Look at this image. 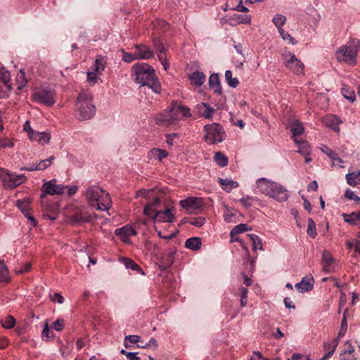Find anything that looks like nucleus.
<instances>
[{
    "mask_svg": "<svg viewBox=\"0 0 360 360\" xmlns=\"http://www.w3.org/2000/svg\"><path fill=\"white\" fill-rule=\"evenodd\" d=\"M225 79L229 86L232 88H236L239 84L238 79L236 77H233L231 70H226L225 72Z\"/></svg>",
    "mask_w": 360,
    "mask_h": 360,
    "instance_id": "c03bdc74",
    "label": "nucleus"
},
{
    "mask_svg": "<svg viewBox=\"0 0 360 360\" xmlns=\"http://www.w3.org/2000/svg\"><path fill=\"white\" fill-rule=\"evenodd\" d=\"M338 343V338H335L331 342H325L323 344V350L325 351V353L330 352L332 356L334 354Z\"/></svg>",
    "mask_w": 360,
    "mask_h": 360,
    "instance_id": "c9c22d12",
    "label": "nucleus"
},
{
    "mask_svg": "<svg viewBox=\"0 0 360 360\" xmlns=\"http://www.w3.org/2000/svg\"><path fill=\"white\" fill-rule=\"evenodd\" d=\"M323 122L327 127L331 128L335 131L339 132L340 120L337 116L333 115H327L323 118Z\"/></svg>",
    "mask_w": 360,
    "mask_h": 360,
    "instance_id": "5701e85b",
    "label": "nucleus"
},
{
    "mask_svg": "<svg viewBox=\"0 0 360 360\" xmlns=\"http://www.w3.org/2000/svg\"><path fill=\"white\" fill-rule=\"evenodd\" d=\"M307 233L312 238H314L317 235L316 224L311 218L308 219Z\"/></svg>",
    "mask_w": 360,
    "mask_h": 360,
    "instance_id": "09e8293b",
    "label": "nucleus"
},
{
    "mask_svg": "<svg viewBox=\"0 0 360 360\" xmlns=\"http://www.w3.org/2000/svg\"><path fill=\"white\" fill-rule=\"evenodd\" d=\"M160 200L158 198H155L153 202L147 204L144 207L143 213L145 215H147L151 217L153 219V216L158 210L155 207V205L159 202Z\"/></svg>",
    "mask_w": 360,
    "mask_h": 360,
    "instance_id": "7c9ffc66",
    "label": "nucleus"
},
{
    "mask_svg": "<svg viewBox=\"0 0 360 360\" xmlns=\"http://www.w3.org/2000/svg\"><path fill=\"white\" fill-rule=\"evenodd\" d=\"M180 205L188 214H198L201 212L203 203L201 198L191 197L181 200Z\"/></svg>",
    "mask_w": 360,
    "mask_h": 360,
    "instance_id": "6e6552de",
    "label": "nucleus"
},
{
    "mask_svg": "<svg viewBox=\"0 0 360 360\" xmlns=\"http://www.w3.org/2000/svg\"><path fill=\"white\" fill-rule=\"evenodd\" d=\"M298 146L297 153L303 155H311V147L308 142L299 140L298 143H295Z\"/></svg>",
    "mask_w": 360,
    "mask_h": 360,
    "instance_id": "72a5a7b5",
    "label": "nucleus"
},
{
    "mask_svg": "<svg viewBox=\"0 0 360 360\" xmlns=\"http://www.w3.org/2000/svg\"><path fill=\"white\" fill-rule=\"evenodd\" d=\"M191 84L196 86H201L205 82L206 75L200 71H195L188 75Z\"/></svg>",
    "mask_w": 360,
    "mask_h": 360,
    "instance_id": "412c9836",
    "label": "nucleus"
},
{
    "mask_svg": "<svg viewBox=\"0 0 360 360\" xmlns=\"http://www.w3.org/2000/svg\"><path fill=\"white\" fill-rule=\"evenodd\" d=\"M53 328L56 331H60L64 328V321L62 319H58L53 323Z\"/></svg>",
    "mask_w": 360,
    "mask_h": 360,
    "instance_id": "e2e57ef3",
    "label": "nucleus"
},
{
    "mask_svg": "<svg viewBox=\"0 0 360 360\" xmlns=\"http://www.w3.org/2000/svg\"><path fill=\"white\" fill-rule=\"evenodd\" d=\"M92 220L91 216L89 214H84L82 213H77L73 216V221L77 224H83L91 222Z\"/></svg>",
    "mask_w": 360,
    "mask_h": 360,
    "instance_id": "a19ab883",
    "label": "nucleus"
},
{
    "mask_svg": "<svg viewBox=\"0 0 360 360\" xmlns=\"http://www.w3.org/2000/svg\"><path fill=\"white\" fill-rule=\"evenodd\" d=\"M343 96L350 102H354L356 99L355 94L353 90H350L349 88L343 84L341 89Z\"/></svg>",
    "mask_w": 360,
    "mask_h": 360,
    "instance_id": "37998d69",
    "label": "nucleus"
},
{
    "mask_svg": "<svg viewBox=\"0 0 360 360\" xmlns=\"http://www.w3.org/2000/svg\"><path fill=\"white\" fill-rule=\"evenodd\" d=\"M205 221H206V219L205 217H198L191 219L189 221V223L196 227H201L202 225L205 224Z\"/></svg>",
    "mask_w": 360,
    "mask_h": 360,
    "instance_id": "6e6d98bb",
    "label": "nucleus"
},
{
    "mask_svg": "<svg viewBox=\"0 0 360 360\" xmlns=\"http://www.w3.org/2000/svg\"><path fill=\"white\" fill-rule=\"evenodd\" d=\"M84 195L89 204L98 210L107 211L112 206L109 193L98 186L88 187Z\"/></svg>",
    "mask_w": 360,
    "mask_h": 360,
    "instance_id": "f03ea898",
    "label": "nucleus"
},
{
    "mask_svg": "<svg viewBox=\"0 0 360 360\" xmlns=\"http://www.w3.org/2000/svg\"><path fill=\"white\" fill-rule=\"evenodd\" d=\"M122 60L126 63H131L135 60H138L135 52L134 53H130L122 51Z\"/></svg>",
    "mask_w": 360,
    "mask_h": 360,
    "instance_id": "4d7b16f0",
    "label": "nucleus"
},
{
    "mask_svg": "<svg viewBox=\"0 0 360 360\" xmlns=\"http://www.w3.org/2000/svg\"><path fill=\"white\" fill-rule=\"evenodd\" d=\"M346 198L354 200L356 203H360V198L357 196L351 189H347L345 193Z\"/></svg>",
    "mask_w": 360,
    "mask_h": 360,
    "instance_id": "864d4df0",
    "label": "nucleus"
},
{
    "mask_svg": "<svg viewBox=\"0 0 360 360\" xmlns=\"http://www.w3.org/2000/svg\"><path fill=\"white\" fill-rule=\"evenodd\" d=\"M155 123L162 127H171L176 125V119L172 117L168 110L158 113L155 116Z\"/></svg>",
    "mask_w": 360,
    "mask_h": 360,
    "instance_id": "ddd939ff",
    "label": "nucleus"
},
{
    "mask_svg": "<svg viewBox=\"0 0 360 360\" xmlns=\"http://www.w3.org/2000/svg\"><path fill=\"white\" fill-rule=\"evenodd\" d=\"M257 186L262 193L271 197L272 188H276V182L265 178H261L257 181Z\"/></svg>",
    "mask_w": 360,
    "mask_h": 360,
    "instance_id": "2eb2a0df",
    "label": "nucleus"
},
{
    "mask_svg": "<svg viewBox=\"0 0 360 360\" xmlns=\"http://www.w3.org/2000/svg\"><path fill=\"white\" fill-rule=\"evenodd\" d=\"M168 110L172 117L176 119V124L182 118L191 117L190 108L178 101H173Z\"/></svg>",
    "mask_w": 360,
    "mask_h": 360,
    "instance_id": "0eeeda50",
    "label": "nucleus"
},
{
    "mask_svg": "<svg viewBox=\"0 0 360 360\" xmlns=\"http://www.w3.org/2000/svg\"><path fill=\"white\" fill-rule=\"evenodd\" d=\"M97 73L96 72H87V80L88 82H89L90 83L94 84L95 83L97 82L98 81V77H97Z\"/></svg>",
    "mask_w": 360,
    "mask_h": 360,
    "instance_id": "0e129e2a",
    "label": "nucleus"
},
{
    "mask_svg": "<svg viewBox=\"0 0 360 360\" xmlns=\"http://www.w3.org/2000/svg\"><path fill=\"white\" fill-rule=\"evenodd\" d=\"M286 20V17L281 14H276L272 18V22L278 28V31H279L280 29H283L282 27L285 24Z\"/></svg>",
    "mask_w": 360,
    "mask_h": 360,
    "instance_id": "ea45409f",
    "label": "nucleus"
},
{
    "mask_svg": "<svg viewBox=\"0 0 360 360\" xmlns=\"http://www.w3.org/2000/svg\"><path fill=\"white\" fill-rule=\"evenodd\" d=\"M64 189L65 186L62 184H57L56 179H53L42 185L41 197L44 198L46 195H61L64 193Z\"/></svg>",
    "mask_w": 360,
    "mask_h": 360,
    "instance_id": "9d476101",
    "label": "nucleus"
},
{
    "mask_svg": "<svg viewBox=\"0 0 360 360\" xmlns=\"http://www.w3.org/2000/svg\"><path fill=\"white\" fill-rule=\"evenodd\" d=\"M252 243V249L254 251L262 250V243L261 239L255 234L251 233L247 236Z\"/></svg>",
    "mask_w": 360,
    "mask_h": 360,
    "instance_id": "58836bf2",
    "label": "nucleus"
},
{
    "mask_svg": "<svg viewBox=\"0 0 360 360\" xmlns=\"http://www.w3.org/2000/svg\"><path fill=\"white\" fill-rule=\"evenodd\" d=\"M16 81H17V84H18V89L20 90L22 89L23 87H25V85L27 84V80L25 77V72L23 69H21L19 71V72L16 77Z\"/></svg>",
    "mask_w": 360,
    "mask_h": 360,
    "instance_id": "a18cd8bd",
    "label": "nucleus"
},
{
    "mask_svg": "<svg viewBox=\"0 0 360 360\" xmlns=\"http://www.w3.org/2000/svg\"><path fill=\"white\" fill-rule=\"evenodd\" d=\"M205 132V141L209 144H216L224 139L225 133L222 127L217 123H212L204 126Z\"/></svg>",
    "mask_w": 360,
    "mask_h": 360,
    "instance_id": "39448f33",
    "label": "nucleus"
},
{
    "mask_svg": "<svg viewBox=\"0 0 360 360\" xmlns=\"http://www.w3.org/2000/svg\"><path fill=\"white\" fill-rule=\"evenodd\" d=\"M153 220L155 223H170L175 220V217L171 209L166 208L164 210H158L153 216Z\"/></svg>",
    "mask_w": 360,
    "mask_h": 360,
    "instance_id": "4468645a",
    "label": "nucleus"
},
{
    "mask_svg": "<svg viewBox=\"0 0 360 360\" xmlns=\"http://www.w3.org/2000/svg\"><path fill=\"white\" fill-rule=\"evenodd\" d=\"M55 159L54 156H51L48 159L41 160L38 164L39 170H44L48 168L52 164L53 160Z\"/></svg>",
    "mask_w": 360,
    "mask_h": 360,
    "instance_id": "3c124183",
    "label": "nucleus"
},
{
    "mask_svg": "<svg viewBox=\"0 0 360 360\" xmlns=\"http://www.w3.org/2000/svg\"><path fill=\"white\" fill-rule=\"evenodd\" d=\"M201 240L200 238L194 237L186 240L185 246L192 250H198L201 246Z\"/></svg>",
    "mask_w": 360,
    "mask_h": 360,
    "instance_id": "473e14b6",
    "label": "nucleus"
},
{
    "mask_svg": "<svg viewBox=\"0 0 360 360\" xmlns=\"http://www.w3.org/2000/svg\"><path fill=\"white\" fill-rule=\"evenodd\" d=\"M313 278H302V281L295 285L296 289L300 292H309L313 288Z\"/></svg>",
    "mask_w": 360,
    "mask_h": 360,
    "instance_id": "b1692460",
    "label": "nucleus"
},
{
    "mask_svg": "<svg viewBox=\"0 0 360 360\" xmlns=\"http://www.w3.org/2000/svg\"><path fill=\"white\" fill-rule=\"evenodd\" d=\"M9 281L8 270L4 262L0 260V282H8Z\"/></svg>",
    "mask_w": 360,
    "mask_h": 360,
    "instance_id": "79ce46f5",
    "label": "nucleus"
},
{
    "mask_svg": "<svg viewBox=\"0 0 360 360\" xmlns=\"http://www.w3.org/2000/svg\"><path fill=\"white\" fill-rule=\"evenodd\" d=\"M252 198L248 196V195H246V196H244L240 200V202H241V204L246 208H249L250 207L252 204Z\"/></svg>",
    "mask_w": 360,
    "mask_h": 360,
    "instance_id": "052dcab7",
    "label": "nucleus"
},
{
    "mask_svg": "<svg viewBox=\"0 0 360 360\" xmlns=\"http://www.w3.org/2000/svg\"><path fill=\"white\" fill-rule=\"evenodd\" d=\"M320 149L322 152H323L326 155H328L330 160H332L333 158L337 154L334 151H333L329 147L323 145L321 147H320Z\"/></svg>",
    "mask_w": 360,
    "mask_h": 360,
    "instance_id": "13d9d810",
    "label": "nucleus"
},
{
    "mask_svg": "<svg viewBox=\"0 0 360 360\" xmlns=\"http://www.w3.org/2000/svg\"><path fill=\"white\" fill-rule=\"evenodd\" d=\"M168 156V152L163 149L160 148H152L148 154V158L153 161L157 160L158 162L162 161L163 159Z\"/></svg>",
    "mask_w": 360,
    "mask_h": 360,
    "instance_id": "4be33fe9",
    "label": "nucleus"
},
{
    "mask_svg": "<svg viewBox=\"0 0 360 360\" xmlns=\"http://www.w3.org/2000/svg\"><path fill=\"white\" fill-rule=\"evenodd\" d=\"M134 82L141 86H148L155 94H160L162 87L155 69L148 63H136L131 70Z\"/></svg>",
    "mask_w": 360,
    "mask_h": 360,
    "instance_id": "f257e3e1",
    "label": "nucleus"
},
{
    "mask_svg": "<svg viewBox=\"0 0 360 360\" xmlns=\"http://www.w3.org/2000/svg\"><path fill=\"white\" fill-rule=\"evenodd\" d=\"M347 183L351 186H356L360 184V170L348 173L345 176Z\"/></svg>",
    "mask_w": 360,
    "mask_h": 360,
    "instance_id": "bb28decb",
    "label": "nucleus"
},
{
    "mask_svg": "<svg viewBox=\"0 0 360 360\" xmlns=\"http://www.w3.org/2000/svg\"><path fill=\"white\" fill-rule=\"evenodd\" d=\"M15 323V320L13 316H8L5 319L4 321H2V326L5 328H12L14 327Z\"/></svg>",
    "mask_w": 360,
    "mask_h": 360,
    "instance_id": "603ef678",
    "label": "nucleus"
},
{
    "mask_svg": "<svg viewBox=\"0 0 360 360\" xmlns=\"http://www.w3.org/2000/svg\"><path fill=\"white\" fill-rule=\"evenodd\" d=\"M31 269V264L30 262L25 263L19 269H16L15 271L18 274H24L29 271Z\"/></svg>",
    "mask_w": 360,
    "mask_h": 360,
    "instance_id": "680f3d73",
    "label": "nucleus"
},
{
    "mask_svg": "<svg viewBox=\"0 0 360 360\" xmlns=\"http://www.w3.org/2000/svg\"><path fill=\"white\" fill-rule=\"evenodd\" d=\"M219 183L222 186L223 189L228 193L231 192L232 189L238 186V182L228 179H220Z\"/></svg>",
    "mask_w": 360,
    "mask_h": 360,
    "instance_id": "2f4dec72",
    "label": "nucleus"
},
{
    "mask_svg": "<svg viewBox=\"0 0 360 360\" xmlns=\"http://www.w3.org/2000/svg\"><path fill=\"white\" fill-rule=\"evenodd\" d=\"M209 86L214 90V92L217 94H221L222 92L221 86L217 73H212L209 78Z\"/></svg>",
    "mask_w": 360,
    "mask_h": 360,
    "instance_id": "a878e982",
    "label": "nucleus"
},
{
    "mask_svg": "<svg viewBox=\"0 0 360 360\" xmlns=\"http://www.w3.org/2000/svg\"><path fill=\"white\" fill-rule=\"evenodd\" d=\"M214 161L220 167H225L228 165L227 157L221 152H216L214 156Z\"/></svg>",
    "mask_w": 360,
    "mask_h": 360,
    "instance_id": "4c0bfd02",
    "label": "nucleus"
},
{
    "mask_svg": "<svg viewBox=\"0 0 360 360\" xmlns=\"http://www.w3.org/2000/svg\"><path fill=\"white\" fill-rule=\"evenodd\" d=\"M304 131V127L301 122L296 120L292 123L290 131L292 132V138L295 143H298L299 139L297 136L301 135Z\"/></svg>",
    "mask_w": 360,
    "mask_h": 360,
    "instance_id": "393cba45",
    "label": "nucleus"
},
{
    "mask_svg": "<svg viewBox=\"0 0 360 360\" xmlns=\"http://www.w3.org/2000/svg\"><path fill=\"white\" fill-rule=\"evenodd\" d=\"M78 119L86 120L91 119L96 112V107L92 103L91 94L88 90L82 91L76 101Z\"/></svg>",
    "mask_w": 360,
    "mask_h": 360,
    "instance_id": "20e7f679",
    "label": "nucleus"
},
{
    "mask_svg": "<svg viewBox=\"0 0 360 360\" xmlns=\"http://www.w3.org/2000/svg\"><path fill=\"white\" fill-rule=\"evenodd\" d=\"M250 229L245 224H240L236 226L230 232V236L233 238L234 236L243 233L248 231Z\"/></svg>",
    "mask_w": 360,
    "mask_h": 360,
    "instance_id": "de8ad7c7",
    "label": "nucleus"
},
{
    "mask_svg": "<svg viewBox=\"0 0 360 360\" xmlns=\"http://www.w3.org/2000/svg\"><path fill=\"white\" fill-rule=\"evenodd\" d=\"M50 298L53 302H57L58 304H62L64 302L63 297L58 292H53V294H51Z\"/></svg>",
    "mask_w": 360,
    "mask_h": 360,
    "instance_id": "bf43d9fd",
    "label": "nucleus"
},
{
    "mask_svg": "<svg viewBox=\"0 0 360 360\" xmlns=\"http://www.w3.org/2000/svg\"><path fill=\"white\" fill-rule=\"evenodd\" d=\"M335 259L330 252L324 250L322 253L321 263L323 270L326 273H330L334 269Z\"/></svg>",
    "mask_w": 360,
    "mask_h": 360,
    "instance_id": "aec40b11",
    "label": "nucleus"
},
{
    "mask_svg": "<svg viewBox=\"0 0 360 360\" xmlns=\"http://www.w3.org/2000/svg\"><path fill=\"white\" fill-rule=\"evenodd\" d=\"M195 109L197 113L202 117L211 120L215 110L206 103H200L195 105Z\"/></svg>",
    "mask_w": 360,
    "mask_h": 360,
    "instance_id": "a211bd4d",
    "label": "nucleus"
},
{
    "mask_svg": "<svg viewBox=\"0 0 360 360\" xmlns=\"http://www.w3.org/2000/svg\"><path fill=\"white\" fill-rule=\"evenodd\" d=\"M138 60H147L153 58L154 53L150 48L144 44L134 46Z\"/></svg>",
    "mask_w": 360,
    "mask_h": 360,
    "instance_id": "dca6fc26",
    "label": "nucleus"
},
{
    "mask_svg": "<svg viewBox=\"0 0 360 360\" xmlns=\"http://www.w3.org/2000/svg\"><path fill=\"white\" fill-rule=\"evenodd\" d=\"M346 311H345V313H344V316H343V318H342V321H341L340 328V330L338 331V336L336 338H338L339 341L345 335V333H346V331L347 330V322L346 317H345Z\"/></svg>",
    "mask_w": 360,
    "mask_h": 360,
    "instance_id": "8fccbe9b",
    "label": "nucleus"
},
{
    "mask_svg": "<svg viewBox=\"0 0 360 360\" xmlns=\"http://www.w3.org/2000/svg\"><path fill=\"white\" fill-rule=\"evenodd\" d=\"M0 178L4 186L11 189L27 181V177L24 174H15L3 169H0Z\"/></svg>",
    "mask_w": 360,
    "mask_h": 360,
    "instance_id": "423d86ee",
    "label": "nucleus"
},
{
    "mask_svg": "<svg viewBox=\"0 0 360 360\" xmlns=\"http://www.w3.org/2000/svg\"><path fill=\"white\" fill-rule=\"evenodd\" d=\"M136 233H137L134 228L130 224H127L115 230V235L125 243H130V238L136 236Z\"/></svg>",
    "mask_w": 360,
    "mask_h": 360,
    "instance_id": "9b49d317",
    "label": "nucleus"
},
{
    "mask_svg": "<svg viewBox=\"0 0 360 360\" xmlns=\"http://www.w3.org/2000/svg\"><path fill=\"white\" fill-rule=\"evenodd\" d=\"M232 20H234L237 24H250L251 16L250 15L233 14Z\"/></svg>",
    "mask_w": 360,
    "mask_h": 360,
    "instance_id": "e433bc0d",
    "label": "nucleus"
},
{
    "mask_svg": "<svg viewBox=\"0 0 360 360\" xmlns=\"http://www.w3.org/2000/svg\"><path fill=\"white\" fill-rule=\"evenodd\" d=\"M32 100L47 106H51L56 103L55 93L53 91L41 89L32 94Z\"/></svg>",
    "mask_w": 360,
    "mask_h": 360,
    "instance_id": "1a4fd4ad",
    "label": "nucleus"
},
{
    "mask_svg": "<svg viewBox=\"0 0 360 360\" xmlns=\"http://www.w3.org/2000/svg\"><path fill=\"white\" fill-rule=\"evenodd\" d=\"M29 203L30 201L28 200H18L17 201V206L24 214L25 217L28 219L29 222L30 223V225L32 226H36L37 224V221L32 215L30 211Z\"/></svg>",
    "mask_w": 360,
    "mask_h": 360,
    "instance_id": "f3484780",
    "label": "nucleus"
},
{
    "mask_svg": "<svg viewBox=\"0 0 360 360\" xmlns=\"http://www.w3.org/2000/svg\"><path fill=\"white\" fill-rule=\"evenodd\" d=\"M276 188H272L271 197L278 202H283L289 197L288 191L281 184L276 182Z\"/></svg>",
    "mask_w": 360,
    "mask_h": 360,
    "instance_id": "6ab92c4d",
    "label": "nucleus"
},
{
    "mask_svg": "<svg viewBox=\"0 0 360 360\" xmlns=\"http://www.w3.org/2000/svg\"><path fill=\"white\" fill-rule=\"evenodd\" d=\"M290 59L285 62V66L296 75H304V65L295 54L289 52Z\"/></svg>",
    "mask_w": 360,
    "mask_h": 360,
    "instance_id": "f8f14e48",
    "label": "nucleus"
},
{
    "mask_svg": "<svg viewBox=\"0 0 360 360\" xmlns=\"http://www.w3.org/2000/svg\"><path fill=\"white\" fill-rule=\"evenodd\" d=\"M120 261L124 264L127 269H130L133 271H138L141 274H144L141 268L131 259L127 257H122L120 258Z\"/></svg>",
    "mask_w": 360,
    "mask_h": 360,
    "instance_id": "c85d7f7f",
    "label": "nucleus"
},
{
    "mask_svg": "<svg viewBox=\"0 0 360 360\" xmlns=\"http://www.w3.org/2000/svg\"><path fill=\"white\" fill-rule=\"evenodd\" d=\"M30 139L32 141H38L41 144L48 143L50 141V136L48 134L44 132H37L34 131V134L31 135Z\"/></svg>",
    "mask_w": 360,
    "mask_h": 360,
    "instance_id": "cd10ccee",
    "label": "nucleus"
},
{
    "mask_svg": "<svg viewBox=\"0 0 360 360\" xmlns=\"http://www.w3.org/2000/svg\"><path fill=\"white\" fill-rule=\"evenodd\" d=\"M359 50L360 40L354 39L346 44L341 46L335 51V58L339 62H345L349 65L354 66L356 65V57Z\"/></svg>",
    "mask_w": 360,
    "mask_h": 360,
    "instance_id": "7ed1b4c3",
    "label": "nucleus"
},
{
    "mask_svg": "<svg viewBox=\"0 0 360 360\" xmlns=\"http://www.w3.org/2000/svg\"><path fill=\"white\" fill-rule=\"evenodd\" d=\"M104 68H105V66L102 63V61L99 59H96L94 66H93L92 72L100 75L101 73V72L104 70Z\"/></svg>",
    "mask_w": 360,
    "mask_h": 360,
    "instance_id": "5fc2aeb1",
    "label": "nucleus"
},
{
    "mask_svg": "<svg viewBox=\"0 0 360 360\" xmlns=\"http://www.w3.org/2000/svg\"><path fill=\"white\" fill-rule=\"evenodd\" d=\"M0 79L7 88V90L11 91L12 90V85L9 72L6 70L4 68L0 69Z\"/></svg>",
    "mask_w": 360,
    "mask_h": 360,
    "instance_id": "c756f323",
    "label": "nucleus"
},
{
    "mask_svg": "<svg viewBox=\"0 0 360 360\" xmlns=\"http://www.w3.org/2000/svg\"><path fill=\"white\" fill-rule=\"evenodd\" d=\"M49 333L50 330L49 328V324L46 323L41 333L42 339L46 341L49 340L50 339Z\"/></svg>",
    "mask_w": 360,
    "mask_h": 360,
    "instance_id": "774afa93",
    "label": "nucleus"
},
{
    "mask_svg": "<svg viewBox=\"0 0 360 360\" xmlns=\"http://www.w3.org/2000/svg\"><path fill=\"white\" fill-rule=\"evenodd\" d=\"M281 37L284 41L288 42L289 44L295 45L297 44V41L295 38H293L288 32L285 31L283 29H280L278 31Z\"/></svg>",
    "mask_w": 360,
    "mask_h": 360,
    "instance_id": "49530a36",
    "label": "nucleus"
},
{
    "mask_svg": "<svg viewBox=\"0 0 360 360\" xmlns=\"http://www.w3.org/2000/svg\"><path fill=\"white\" fill-rule=\"evenodd\" d=\"M354 352V347L349 343V341H347L345 345V348H344L342 355H344L346 354H352Z\"/></svg>",
    "mask_w": 360,
    "mask_h": 360,
    "instance_id": "69168bd1",
    "label": "nucleus"
},
{
    "mask_svg": "<svg viewBox=\"0 0 360 360\" xmlns=\"http://www.w3.org/2000/svg\"><path fill=\"white\" fill-rule=\"evenodd\" d=\"M343 219L345 222L350 224H355L360 220V212H352L351 214H342Z\"/></svg>",
    "mask_w": 360,
    "mask_h": 360,
    "instance_id": "f704fd0d",
    "label": "nucleus"
},
{
    "mask_svg": "<svg viewBox=\"0 0 360 360\" xmlns=\"http://www.w3.org/2000/svg\"><path fill=\"white\" fill-rule=\"evenodd\" d=\"M13 143L8 139H0V148H12Z\"/></svg>",
    "mask_w": 360,
    "mask_h": 360,
    "instance_id": "338daca9",
    "label": "nucleus"
}]
</instances>
